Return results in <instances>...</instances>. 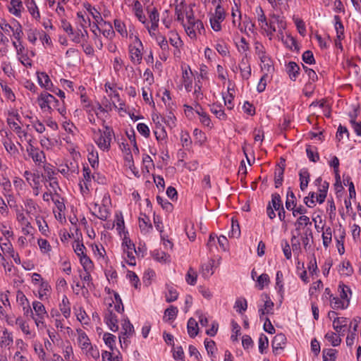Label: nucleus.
I'll list each match as a JSON object with an SVG mask.
<instances>
[{
	"label": "nucleus",
	"mask_w": 361,
	"mask_h": 361,
	"mask_svg": "<svg viewBox=\"0 0 361 361\" xmlns=\"http://www.w3.org/2000/svg\"><path fill=\"white\" fill-rule=\"evenodd\" d=\"M187 23H183V27L187 35L191 39H196L197 35H201L204 32V27L202 22L200 20L195 19L192 9L186 11Z\"/></svg>",
	"instance_id": "nucleus-1"
},
{
	"label": "nucleus",
	"mask_w": 361,
	"mask_h": 361,
	"mask_svg": "<svg viewBox=\"0 0 361 361\" xmlns=\"http://www.w3.org/2000/svg\"><path fill=\"white\" fill-rule=\"evenodd\" d=\"M104 131L98 130L97 133L98 137H95V142L101 149L109 150L111 146L113 130L108 126H104Z\"/></svg>",
	"instance_id": "nucleus-2"
},
{
	"label": "nucleus",
	"mask_w": 361,
	"mask_h": 361,
	"mask_svg": "<svg viewBox=\"0 0 361 361\" xmlns=\"http://www.w3.org/2000/svg\"><path fill=\"white\" fill-rule=\"evenodd\" d=\"M37 102L40 108L46 111H51L52 109L57 108L59 101L51 94L43 92L38 97Z\"/></svg>",
	"instance_id": "nucleus-3"
},
{
	"label": "nucleus",
	"mask_w": 361,
	"mask_h": 361,
	"mask_svg": "<svg viewBox=\"0 0 361 361\" xmlns=\"http://www.w3.org/2000/svg\"><path fill=\"white\" fill-rule=\"evenodd\" d=\"M142 49V42L137 37H135L133 43L130 44L128 48L130 60L134 64L137 65L142 62V54L141 51Z\"/></svg>",
	"instance_id": "nucleus-4"
},
{
	"label": "nucleus",
	"mask_w": 361,
	"mask_h": 361,
	"mask_svg": "<svg viewBox=\"0 0 361 361\" xmlns=\"http://www.w3.org/2000/svg\"><path fill=\"white\" fill-rule=\"evenodd\" d=\"M32 308L35 312L33 319L37 326L39 328L44 327V319L47 317L44 305L41 302L34 301L32 302Z\"/></svg>",
	"instance_id": "nucleus-5"
},
{
	"label": "nucleus",
	"mask_w": 361,
	"mask_h": 361,
	"mask_svg": "<svg viewBox=\"0 0 361 361\" xmlns=\"http://www.w3.org/2000/svg\"><path fill=\"white\" fill-rule=\"evenodd\" d=\"M224 18V9L220 5H218L216 7L214 14H213L209 19L212 28L216 32L220 31L221 30V23Z\"/></svg>",
	"instance_id": "nucleus-6"
},
{
	"label": "nucleus",
	"mask_w": 361,
	"mask_h": 361,
	"mask_svg": "<svg viewBox=\"0 0 361 361\" xmlns=\"http://www.w3.org/2000/svg\"><path fill=\"white\" fill-rule=\"evenodd\" d=\"M123 247V251L127 255L126 262L131 266H134L136 264L135 254L136 253L135 247L132 241L125 237L122 243Z\"/></svg>",
	"instance_id": "nucleus-7"
},
{
	"label": "nucleus",
	"mask_w": 361,
	"mask_h": 361,
	"mask_svg": "<svg viewBox=\"0 0 361 361\" xmlns=\"http://www.w3.org/2000/svg\"><path fill=\"white\" fill-rule=\"evenodd\" d=\"M266 27L271 29V32H276L279 27L280 29L286 28V23L283 17L274 14L270 16L268 20V26Z\"/></svg>",
	"instance_id": "nucleus-8"
},
{
	"label": "nucleus",
	"mask_w": 361,
	"mask_h": 361,
	"mask_svg": "<svg viewBox=\"0 0 361 361\" xmlns=\"http://www.w3.org/2000/svg\"><path fill=\"white\" fill-rule=\"evenodd\" d=\"M29 156L32 159L33 161L39 165L44 163L46 160L45 155L43 151L35 148L34 146L30 145L27 149Z\"/></svg>",
	"instance_id": "nucleus-9"
},
{
	"label": "nucleus",
	"mask_w": 361,
	"mask_h": 361,
	"mask_svg": "<svg viewBox=\"0 0 361 361\" xmlns=\"http://www.w3.org/2000/svg\"><path fill=\"white\" fill-rule=\"evenodd\" d=\"M1 249L3 252L8 254L16 264H20L21 263L18 253L14 251L13 245L9 241L1 243Z\"/></svg>",
	"instance_id": "nucleus-10"
},
{
	"label": "nucleus",
	"mask_w": 361,
	"mask_h": 361,
	"mask_svg": "<svg viewBox=\"0 0 361 361\" xmlns=\"http://www.w3.org/2000/svg\"><path fill=\"white\" fill-rule=\"evenodd\" d=\"M286 338L284 334H276L272 341V348L273 352L276 354L279 353V351L283 350L285 347Z\"/></svg>",
	"instance_id": "nucleus-11"
},
{
	"label": "nucleus",
	"mask_w": 361,
	"mask_h": 361,
	"mask_svg": "<svg viewBox=\"0 0 361 361\" xmlns=\"http://www.w3.org/2000/svg\"><path fill=\"white\" fill-rule=\"evenodd\" d=\"M104 320L109 329L112 331H117L118 330V319L115 314L111 310H108L105 314Z\"/></svg>",
	"instance_id": "nucleus-12"
},
{
	"label": "nucleus",
	"mask_w": 361,
	"mask_h": 361,
	"mask_svg": "<svg viewBox=\"0 0 361 361\" xmlns=\"http://www.w3.org/2000/svg\"><path fill=\"white\" fill-rule=\"evenodd\" d=\"M241 76L243 79L247 80L251 75V67L247 56H243L239 65Z\"/></svg>",
	"instance_id": "nucleus-13"
},
{
	"label": "nucleus",
	"mask_w": 361,
	"mask_h": 361,
	"mask_svg": "<svg viewBox=\"0 0 361 361\" xmlns=\"http://www.w3.org/2000/svg\"><path fill=\"white\" fill-rule=\"evenodd\" d=\"M122 329H123V335L119 336L120 342L122 343L123 341L124 343H126V338L132 336L135 331L133 325L130 322L129 320H125L122 324Z\"/></svg>",
	"instance_id": "nucleus-14"
},
{
	"label": "nucleus",
	"mask_w": 361,
	"mask_h": 361,
	"mask_svg": "<svg viewBox=\"0 0 361 361\" xmlns=\"http://www.w3.org/2000/svg\"><path fill=\"white\" fill-rule=\"evenodd\" d=\"M77 332L78 335V342L81 349L84 351L88 349H92V344L85 331L80 329L77 330Z\"/></svg>",
	"instance_id": "nucleus-15"
},
{
	"label": "nucleus",
	"mask_w": 361,
	"mask_h": 361,
	"mask_svg": "<svg viewBox=\"0 0 361 361\" xmlns=\"http://www.w3.org/2000/svg\"><path fill=\"white\" fill-rule=\"evenodd\" d=\"M348 319L345 317H335L333 320L334 329L341 336H343V332L347 326Z\"/></svg>",
	"instance_id": "nucleus-16"
},
{
	"label": "nucleus",
	"mask_w": 361,
	"mask_h": 361,
	"mask_svg": "<svg viewBox=\"0 0 361 361\" xmlns=\"http://www.w3.org/2000/svg\"><path fill=\"white\" fill-rule=\"evenodd\" d=\"M192 71H190V67L188 68L183 70L182 73V82L184 85V87L188 92H190L192 87V78L191 77Z\"/></svg>",
	"instance_id": "nucleus-17"
},
{
	"label": "nucleus",
	"mask_w": 361,
	"mask_h": 361,
	"mask_svg": "<svg viewBox=\"0 0 361 361\" xmlns=\"http://www.w3.org/2000/svg\"><path fill=\"white\" fill-rule=\"evenodd\" d=\"M265 298L266 300L264 301L263 308L259 310V318L261 320L264 319V316L265 314L273 313L272 311L274 307V302L271 300L270 298L267 295H265Z\"/></svg>",
	"instance_id": "nucleus-18"
},
{
	"label": "nucleus",
	"mask_w": 361,
	"mask_h": 361,
	"mask_svg": "<svg viewBox=\"0 0 361 361\" xmlns=\"http://www.w3.org/2000/svg\"><path fill=\"white\" fill-rule=\"evenodd\" d=\"M286 71L291 80L295 81L300 73V67L294 61H290L286 66Z\"/></svg>",
	"instance_id": "nucleus-19"
},
{
	"label": "nucleus",
	"mask_w": 361,
	"mask_h": 361,
	"mask_svg": "<svg viewBox=\"0 0 361 361\" xmlns=\"http://www.w3.org/2000/svg\"><path fill=\"white\" fill-rule=\"evenodd\" d=\"M39 84L47 90H51L53 87L52 82L46 73H39L37 74Z\"/></svg>",
	"instance_id": "nucleus-20"
},
{
	"label": "nucleus",
	"mask_w": 361,
	"mask_h": 361,
	"mask_svg": "<svg viewBox=\"0 0 361 361\" xmlns=\"http://www.w3.org/2000/svg\"><path fill=\"white\" fill-rule=\"evenodd\" d=\"M300 176V188L301 190H305L308 185L310 181V173L307 169H302L299 172Z\"/></svg>",
	"instance_id": "nucleus-21"
},
{
	"label": "nucleus",
	"mask_w": 361,
	"mask_h": 361,
	"mask_svg": "<svg viewBox=\"0 0 361 361\" xmlns=\"http://www.w3.org/2000/svg\"><path fill=\"white\" fill-rule=\"evenodd\" d=\"M139 226L141 231L144 233H149L152 229L150 220L146 215H144V217L139 218Z\"/></svg>",
	"instance_id": "nucleus-22"
},
{
	"label": "nucleus",
	"mask_w": 361,
	"mask_h": 361,
	"mask_svg": "<svg viewBox=\"0 0 361 361\" xmlns=\"http://www.w3.org/2000/svg\"><path fill=\"white\" fill-rule=\"evenodd\" d=\"M348 305V300H343L338 297H332L331 299V307L334 310L345 309Z\"/></svg>",
	"instance_id": "nucleus-23"
},
{
	"label": "nucleus",
	"mask_w": 361,
	"mask_h": 361,
	"mask_svg": "<svg viewBox=\"0 0 361 361\" xmlns=\"http://www.w3.org/2000/svg\"><path fill=\"white\" fill-rule=\"evenodd\" d=\"M285 170V165L283 166L278 165V166L275 169V178L274 183L275 187L279 188L282 185L283 180V173Z\"/></svg>",
	"instance_id": "nucleus-24"
},
{
	"label": "nucleus",
	"mask_w": 361,
	"mask_h": 361,
	"mask_svg": "<svg viewBox=\"0 0 361 361\" xmlns=\"http://www.w3.org/2000/svg\"><path fill=\"white\" fill-rule=\"evenodd\" d=\"M59 307L63 315L66 318H68L71 315V306L69 300L66 295H64L63 296L62 301L60 303Z\"/></svg>",
	"instance_id": "nucleus-25"
},
{
	"label": "nucleus",
	"mask_w": 361,
	"mask_h": 361,
	"mask_svg": "<svg viewBox=\"0 0 361 361\" xmlns=\"http://www.w3.org/2000/svg\"><path fill=\"white\" fill-rule=\"evenodd\" d=\"M152 255L157 262L163 263L170 262V255L162 250H155L152 252Z\"/></svg>",
	"instance_id": "nucleus-26"
},
{
	"label": "nucleus",
	"mask_w": 361,
	"mask_h": 361,
	"mask_svg": "<svg viewBox=\"0 0 361 361\" xmlns=\"http://www.w3.org/2000/svg\"><path fill=\"white\" fill-rule=\"evenodd\" d=\"M259 58L262 63V68L267 73H270L274 69L271 58L267 54Z\"/></svg>",
	"instance_id": "nucleus-27"
},
{
	"label": "nucleus",
	"mask_w": 361,
	"mask_h": 361,
	"mask_svg": "<svg viewBox=\"0 0 361 361\" xmlns=\"http://www.w3.org/2000/svg\"><path fill=\"white\" fill-rule=\"evenodd\" d=\"M188 332L190 337L194 338L198 334V324L193 318H190L188 322Z\"/></svg>",
	"instance_id": "nucleus-28"
},
{
	"label": "nucleus",
	"mask_w": 361,
	"mask_h": 361,
	"mask_svg": "<svg viewBox=\"0 0 361 361\" xmlns=\"http://www.w3.org/2000/svg\"><path fill=\"white\" fill-rule=\"evenodd\" d=\"M13 343V336L6 329L0 335V344L1 347H7Z\"/></svg>",
	"instance_id": "nucleus-29"
},
{
	"label": "nucleus",
	"mask_w": 361,
	"mask_h": 361,
	"mask_svg": "<svg viewBox=\"0 0 361 361\" xmlns=\"http://www.w3.org/2000/svg\"><path fill=\"white\" fill-rule=\"evenodd\" d=\"M335 20V29L336 30V37L338 40H341L344 37V27L341 21V18L338 16H334Z\"/></svg>",
	"instance_id": "nucleus-30"
},
{
	"label": "nucleus",
	"mask_w": 361,
	"mask_h": 361,
	"mask_svg": "<svg viewBox=\"0 0 361 361\" xmlns=\"http://www.w3.org/2000/svg\"><path fill=\"white\" fill-rule=\"evenodd\" d=\"M72 40L75 43H80L82 42H86L88 37V32L85 28L83 30L78 29L75 33H74Z\"/></svg>",
	"instance_id": "nucleus-31"
},
{
	"label": "nucleus",
	"mask_w": 361,
	"mask_h": 361,
	"mask_svg": "<svg viewBox=\"0 0 361 361\" xmlns=\"http://www.w3.org/2000/svg\"><path fill=\"white\" fill-rule=\"evenodd\" d=\"M338 290L339 292L340 298L343 300H348L350 302V298L348 295H351L350 288L343 283H340L338 285Z\"/></svg>",
	"instance_id": "nucleus-32"
},
{
	"label": "nucleus",
	"mask_w": 361,
	"mask_h": 361,
	"mask_svg": "<svg viewBox=\"0 0 361 361\" xmlns=\"http://www.w3.org/2000/svg\"><path fill=\"white\" fill-rule=\"evenodd\" d=\"M11 5L9 11L16 16H20L23 8L22 1L20 0H11Z\"/></svg>",
	"instance_id": "nucleus-33"
},
{
	"label": "nucleus",
	"mask_w": 361,
	"mask_h": 361,
	"mask_svg": "<svg viewBox=\"0 0 361 361\" xmlns=\"http://www.w3.org/2000/svg\"><path fill=\"white\" fill-rule=\"evenodd\" d=\"M24 177L26 180L30 183V185L32 187H37L39 185V176L35 173H32L30 171H25L24 173Z\"/></svg>",
	"instance_id": "nucleus-34"
},
{
	"label": "nucleus",
	"mask_w": 361,
	"mask_h": 361,
	"mask_svg": "<svg viewBox=\"0 0 361 361\" xmlns=\"http://www.w3.org/2000/svg\"><path fill=\"white\" fill-rule=\"evenodd\" d=\"M236 47H237L238 51L240 53L244 54H245L244 56H247V52L250 49V45L245 37H242L240 38V42L238 43H236Z\"/></svg>",
	"instance_id": "nucleus-35"
},
{
	"label": "nucleus",
	"mask_w": 361,
	"mask_h": 361,
	"mask_svg": "<svg viewBox=\"0 0 361 361\" xmlns=\"http://www.w3.org/2000/svg\"><path fill=\"white\" fill-rule=\"evenodd\" d=\"M210 111L212 114H214L218 118L221 120H225L226 118V115L224 113V111L222 109V107L219 105L213 104L211 106Z\"/></svg>",
	"instance_id": "nucleus-36"
},
{
	"label": "nucleus",
	"mask_w": 361,
	"mask_h": 361,
	"mask_svg": "<svg viewBox=\"0 0 361 361\" xmlns=\"http://www.w3.org/2000/svg\"><path fill=\"white\" fill-rule=\"evenodd\" d=\"M340 336L341 335L337 336L336 333L331 331L326 334L325 338L331 342V345L335 347L339 345L341 343Z\"/></svg>",
	"instance_id": "nucleus-37"
},
{
	"label": "nucleus",
	"mask_w": 361,
	"mask_h": 361,
	"mask_svg": "<svg viewBox=\"0 0 361 361\" xmlns=\"http://www.w3.org/2000/svg\"><path fill=\"white\" fill-rule=\"evenodd\" d=\"M269 203L271 204V207L275 211L279 210L283 207L281 198L279 194L274 193L271 195V201Z\"/></svg>",
	"instance_id": "nucleus-38"
},
{
	"label": "nucleus",
	"mask_w": 361,
	"mask_h": 361,
	"mask_svg": "<svg viewBox=\"0 0 361 361\" xmlns=\"http://www.w3.org/2000/svg\"><path fill=\"white\" fill-rule=\"evenodd\" d=\"M322 353L324 361H336L337 353L336 350L331 348L324 349Z\"/></svg>",
	"instance_id": "nucleus-39"
},
{
	"label": "nucleus",
	"mask_w": 361,
	"mask_h": 361,
	"mask_svg": "<svg viewBox=\"0 0 361 361\" xmlns=\"http://www.w3.org/2000/svg\"><path fill=\"white\" fill-rule=\"evenodd\" d=\"M282 42L287 48L290 49H292L293 47L295 48V49H298L296 40L290 34H286V37L282 41Z\"/></svg>",
	"instance_id": "nucleus-40"
},
{
	"label": "nucleus",
	"mask_w": 361,
	"mask_h": 361,
	"mask_svg": "<svg viewBox=\"0 0 361 361\" xmlns=\"http://www.w3.org/2000/svg\"><path fill=\"white\" fill-rule=\"evenodd\" d=\"M234 308L236 309V311L239 313H243V312H245L247 308V300L245 298H240L237 299Z\"/></svg>",
	"instance_id": "nucleus-41"
},
{
	"label": "nucleus",
	"mask_w": 361,
	"mask_h": 361,
	"mask_svg": "<svg viewBox=\"0 0 361 361\" xmlns=\"http://www.w3.org/2000/svg\"><path fill=\"white\" fill-rule=\"evenodd\" d=\"M8 124L13 130L18 135L19 137L22 135L26 136L27 133L22 130L21 127L15 121H12L10 118H8Z\"/></svg>",
	"instance_id": "nucleus-42"
},
{
	"label": "nucleus",
	"mask_w": 361,
	"mask_h": 361,
	"mask_svg": "<svg viewBox=\"0 0 361 361\" xmlns=\"http://www.w3.org/2000/svg\"><path fill=\"white\" fill-rule=\"evenodd\" d=\"M25 207L27 214H34L37 212V204L32 199H27L25 200Z\"/></svg>",
	"instance_id": "nucleus-43"
},
{
	"label": "nucleus",
	"mask_w": 361,
	"mask_h": 361,
	"mask_svg": "<svg viewBox=\"0 0 361 361\" xmlns=\"http://www.w3.org/2000/svg\"><path fill=\"white\" fill-rule=\"evenodd\" d=\"M197 277L196 271L192 268L190 267L185 276L187 283L190 285H195L197 281Z\"/></svg>",
	"instance_id": "nucleus-44"
},
{
	"label": "nucleus",
	"mask_w": 361,
	"mask_h": 361,
	"mask_svg": "<svg viewBox=\"0 0 361 361\" xmlns=\"http://www.w3.org/2000/svg\"><path fill=\"white\" fill-rule=\"evenodd\" d=\"M177 314V307L171 305L165 310L164 318L167 317L168 320H173L176 317Z\"/></svg>",
	"instance_id": "nucleus-45"
},
{
	"label": "nucleus",
	"mask_w": 361,
	"mask_h": 361,
	"mask_svg": "<svg viewBox=\"0 0 361 361\" xmlns=\"http://www.w3.org/2000/svg\"><path fill=\"white\" fill-rule=\"evenodd\" d=\"M310 237L312 238V230L310 228H306L301 235V240L305 249H307V247L310 243Z\"/></svg>",
	"instance_id": "nucleus-46"
},
{
	"label": "nucleus",
	"mask_w": 361,
	"mask_h": 361,
	"mask_svg": "<svg viewBox=\"0 0 361 361\" xmlns=\"http://www.w3.org/2000/svg\"><path fill=\"white\" fill-rule=\"evenodd\" d=\"M16 218L18 222L23 226L27 227L30 226V223L28 221L27 219L25 217V214L23 213L21 210L18 208L16 209Z\"/></svg>",
	"instance_id": "nucleus-47"
},
{
	"label": "nucleus",
	"mask_w": 361,
	"mask_h": 361,
	"mask_svg": "<svg viewBox=\"0 0 361 361\" xmlns=\"http://www.w3.org/2000/svg\"><path fill=\"white\" fill-rule=\"evenodd\" d=\"M157 203L160 204L161 207L166 212H171L173 210V204L163 197L157 196Z\"/></svg>",
	"instance_id": "nucleus-48"
},
{
	"label": "nucleus",
	"mask_w": 361,
	"mask_h": 361,
	"mask_svg": "<svg viewBox=\"0 0 361 361\" xmlns=\"http://www.w3.org/2000/svg\"><path fill=\"white\" fill-rule=\"evenodd\" d=\"M178 293L176 289L171 287L168 289V292L166 293V300L168 302H171L177 300Z\"/></svg>",
	"instance_id": "nucleus-49"
},
{
	"label": "nucleus",
	"mask_w": 361,
	"mask_h": 361,
	"mask_svg": "<svg viewBox=\"0 0 361 361\" xmlns=\"http://www.w3.org/2000/svg\"><path fill=\"white\" fill-rule=\"evenodd\" d=\"M114 27L116 30L119 32L122 36H127V30L124 23L120 20H114Z\"/></svg>",
	"instance_id": "nucleus-50"
},
{
	"label": "nucleus",
	"mask_w": 361,
	"mask_h": 361,
	"mask_svg": "<svg viewBox=\"0 0 361 361\" xmlns=\"http://www.w3.org/2000/svg\"><path fill=\"white\" fill-rule=\"evenodd\" d=\"M83 177H84V185L85 186V188L88 190V185L87 183L91 181V179H95V176L92 175L91 176V171L89 167L84 166L83 168Z\"/></svg>",
	"instance_id": "nucleus-51"
},
{
	"label": "nucleus",
	"mask_w": 361,
	"mask_h": 361,
	"mask_svg": "<svg viewBox=\"0 0 361 361\" xmlns=\"http://www.w3.org/2000/svg\"><path fill=\"white\" fill-rule=\"evenodd\" d=\"M350 123L352 125V127L355 131V133L357 134V135L358 136H361V122H357L355 121V118L357 116V115H352L350 114Z\"/></svg>",
	"instance_id": "nucleus-52"
},
{
	"label": "nucleus",
	"mask_w": 361,
	"mask_h": 361,
	"mask_svg": "<svg viewBox=\"0 0 361 361\" xmlns=\"http://www.w3.org/2000/svg\"><path fill=\"white\" fill-rule=\"evenodd\" d=\"M259 289L262 290L266 285L269 283V277L267 274H261L257 279Z\"/></svg>",
	"instance_id": "nucleus-53"
},
{
	"label": "nucleus",
	"mask_w": 361,
	"mask_h": 361,
	"mask_svg": "<svg viewBox=\"0 0 361 361\" xmlns=\"http://www.w3.org/2000/svg\"><path fill=\"white\" fill-rule=\"evenodd\" d=\"M323 245L327 247L331 241V229L328 227L322 233Z\"/></svg>",
	"instance_id": "nucleus-54"
},
{
	"label": "nucleus",
	"mask_w": 361,
	"mask_h": 361,
	"mask_svg": "<svg viewBox=\"0 0 361 361\" xmlns=\"http://www.w3.org/2000/svg\"><path fill=\"white\" fill-rule=\"evenodd\" d=\"M103 339L106 345H108L111 350H113V346L116 342V336L111 334L106 333L104 335Z\"/></svg>",
	"instance_id": "nucleus-55"
},
{
	"label": "nucleus",
	"mask_w": 361,
	"mask_h": 361,
	"mask_svg": "<svg viewBox=\"0 0 361 361\" xmlns=\"http://www.w3.org/2000/svg\"><path fill=\"white\" fill-rule=\"evenodd\" d=\"M281 247L283 249V252L284 254V256L286 257V258L287 259H290L291 258L292 253H291V249H290L288 242L286 240H283L281 241Z\"/></svg>",
	"instance_id": "nucleus-56"
},
{
	"label": "nucleus",
	"mask_w": 361,
	"mask_h": 361,
	"mask_svg": "<svg viewBox=\"0 0 361 361\" xmlns=\"http://www.w3.org/2000/svg\"><path fill=\"white\" fill-rule=\"evenodd\" d=\"M80 261L85 271H89L92 267V262L90 257L87 256V255L80 257Z\"/></svg>",
	"instance_id": "nucleus-57"
},
{
	"label": "nucleus",
	"mask_w": 361,
	"mask_h": 361,
	"mask_svg": "<svg viewBox=\"0 0 361 361\" xmlns=\"http://www.w3.org/2000/svg\"><path fill=\"white\" fill-rule=\"evenodd\" d=\"M73 247L75 254L79 257H82V255H86L85 253V250L86 249L85 247L84 246V245L82 243H80L79 241L75 242V244L73 245Z\"/></svg>",
	"instance_id": "nucleus-58"
},
{
	"label": "nucleus",
	"mask_w": 361,
	"mask_h": 361,
	"mask_svg": "<svg viewBox=\"0 0 361 361\" xmlns=\"http://www.w3.org/2000/svg\"><path fill=\"white\" fill-rule=\"evenodd\" d=\"M269 341L267 337L262 334L259 338V350L261 353H264V350L268 347Z\"/></svg>",
	"instance_id": "nucleus-59"
},
{
	"label": "nucleus",
	"mask_w": 361,
	"mask_h": 361,
	"mask_svg": "<svg viewBox=\"0 0 361 361\" xmlns=\"http://www.w3.org/2000/svg\"><path fill=\"white\" fill-rule=\"evenodd\" d=\"M36 223L38 226L39 231H41L42 234L46 235L47 231H48V226L46 221L41 217H37Z\"/></svg>",
	"instance_id": "nucleus-60"
},
{
	"label": "nucleus",
	"mask_w": 361,
	"mask_h": 361,
	"mask_svg": "<svg viewBox=\"0 0 361 361\" xmlns=\"http://www.w3.org/2000/svg\"><path fill=\"white\" fill-rule=\"evenodd\" d=\"M256 13L258 15L257 20L259 22V23H262V25H264V26H268V21L267 20V18L264 13L262 8L260 6L256 8Z\"/></svg>",
	"instance_id": "nucleus-61"
},
{
	"label": "nucleus",
	"mask_w": 361,
	"mask_h": 361,
	"mask_svg": "<svg viewBox=\"0 0 361 361\" xmlns=\"http://www.w3.org/2000/svg\"><path fill=\"white\" fill-rule=\"evenodd\" d=\"M302 61L307 64H312L315 63L313 53L310 51H305L302 54Z\"/></svg>",
	"instance_id": "nucleus-62"
},
{
	"label": "nucleus",
	"mask_w": 361,
	"mask_h": 361,
	"mask_svg": "<svg viewBox=\"0 0 361 361\" xmlns=\"http://www.w3.org/2000/svg\"><path fill=\"white\" fill-rule=\"evenodd\" d=\"M306 152L307 157L311 161L316 162L319 160V154L314 152L310 146L307 147Z\"/></svg>",
	"instance_id": "nucleus-63"
},
{
	"label": "nucleus",
	"mask_w": 361,
	"mask_h": 361,
	"mask_svg": "<svg viewBox=\"0 0 361 361\" xmlns=\"http://www.w3.org/2000/svg\"><path fill=\"white\" fill-rule=\"evenodd\" d=\"M171 36L169 38L171 44L176 48L182 44V41L177 33L171 32Z\"/></svg>",
	"instance_id": "nucleus-64"
}]
</instances>
